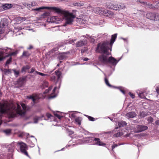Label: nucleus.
<instances>
[{
	"label": "nucleus",
	"instance_id": "obj_1",
	"mask_svg": "<svg viewBox=\"0 0 159 159\" xmlns=\"http://www.w3.org/2000/svg\"><path fill=\"white\" fill-rule=\"evenodd\" d=\"M21 106L24 111L21 109L20 106L17 104L10 105L7 102L0 103V125L2 124L1 119L3 114H6L12 117H17L19 116H24L26 111L29 110L30 107H27L24 103H22Z\"/></svg>",
	"mask_w": 159,
	"mask_h": 159
},
{
	"label": "nucleus",
	"instance_id": "obj_2",
	"mask_svg": "<svg viewBox=\"0 0 159 159\" xmlns=\"http://www.w3.org/2000/svg\"><path fill=\"white\" fill-rule=\"evenodd\" d=\"M44 9H47L55 11L58 13H63L64 19L65 20V25H71L73 22V19L75 17V15L72 13H70L68 11H63L60 9L55 7H42L39 8L33 9V11H40L41 10Z\"/></svg>",
	"mask_w": 159,
	"mask_h": 159
},
{
	"label": "nucleus",
	"instance_id": "obj_3",
	"mask_svg": "<svg viewBox=\"0 0 159 159\" xmlns=\"http://www.w3.org/2000/svg\"><path fill=\"white\" fill-rule=\"evenodd\" d=\"M112 46L108 41L104 42L103 43L98 44L96 48V51L101 53H103L107 55L111 54Z\"/></svg>",
	"mask_w": 159,
	"mask_h": 159
},
{
	"label": "nucleus",
	"instance_id": "obj_4",
	"mask_svg": "<svg viewBox=\"0 0 159 159\" xmlns=\"http://www.w3.org/2000/svg\"><path fill=\"white\" fill-rule=\"evenodd\" d=\"M55 75L57 76V82L55 83L56 86L54 88L53 90L52 93L55 92L56 89H59L61 82V80L60 78V76L61 75V72L59 71H56L55 72ZM52 94L53 93L49 96L48 98L49 99L54 98L56 96V95H53Z\"/></svg>",
	"mask_w": 159,
	"mask_h": 159
},
{
	"label": "nucleus",
	"instance_id": "obj_5",
	"mask_svg": "<svg viewBox=\"0 0 159 159\" xmlns=\"http://www.w3.org/2000/svg\"><path fill=\"white\" fill-rule=\"evenodd\" d=\"M129 129L133 131L135 133H139L146 130L148 129V127L146 125H134L133 124L129 125Z\"/></svg>",
	"mask_w": 159,
	"mask_h": 159
},
{
	"label": "nucleus",
	"instance_id": "obj_6",
	"mask_svg": "<svg viewBox=\"0 0 159 159\" xmlns=\"http://www.w3.org/2000/svg\"><path fill=\"white\" fill-rule=\"evenodd\" d=\"M8 49L11 50V48L7 47H5L3 49L0 48V61H3L6 57H11L13 54V53L10 54L8 53Z\"/></svg>",
	"mask_w": 159,
	"mask_h": 159
},
{
	"label": "nucleus",
	"instance_id": "obj_7",
	"mask_svg": "<svg viewBox=\"0 0 159 159\" xmlns=\"http://www.w3.org/2000/svg\"><path fill=\"white\" fill-rule=\"evenodd\" d=\"M46 116L47 117V119H46L45 117H44L43 116L41 117L38 116H35L34 119V123H38L39 120H43V119L46 120L51 119V121H54V117L51 114L47 113L46 114Z\"/></svg>",
	"mask_w": 159,
	"mask_h": 159
},
{
	"label": "nucleus",
	"instance_id": "obj_8",
	"mask_svg": "<svg viewBox=\"0 0 159 159\" xmlns=\"http://www.w3.org/2000/svg\"><path fill=\"white\" fill-rule=\"evenodd\" d=\"M17 144L19 146L21 152L26 156H28V152L26 151L27 148L26 144L22 142H18Z\"/></svg>",
	"mask_w": 159,
	"mask_h": 159
},
{
	"label": "nucleus",
	"instance_id": "obj_9",
	"mask_svg": "<svg viewBox=\"0 0 159 159\" xmlns=\"http://www.w3.org/2000/svg\"><path fill=\"white\" fill-rule=\"evenodd\" d=\"M62 20L63 18L59 16H53L50 18H48L47 20L48 22L55 23H58L59 22L62 21Z\"/></svg>",
	"mask_w": 159,
	"mask_h": 159
},
{
	"label": "nucleus",
	"instance_id": "obj_10",
	"mask_svg": "<svg viewBox=\"0 0 159 159\" xmlns=\"http://www.w3.org/2000/svg\"><path fill=\"white\" fill-rule=\"evenodd\" d=\"M93 10L94 12L95 13L98 14H104L106 13V11L104 10V9L102 8H100L99 7H95L93 8ZM107 13H110V11H107Z\"/></svg>",
	"mask_w": 159,
	"mask_h": 159
},
{
	"label": "nucleus",
	"instance_id": "obj_11",
	"mask_svg": "<svg viewBox=\"0 0 159 159\" xmlns=\"http://www.w3.org/2000/svg\"><path fill=\"white\" fill-rule=\"evenodd\" d=\"M107 56L105 54L101 55L98 57L99 60L103 63H107L108 58Z\"/></svg>",
	"mask_w": 159,
	"mask_h": 159
},
{
	"label": "nucleus",
	"instance_id": "obj_12",
	"mask_svg": "<svg viewBox=\"0 0 159 159\" xmlns=\"http://www.w3.org/2000/svg\"><path fill=\"white\" fill-rule=\"evenodd\" d=\"M93 141V144L101 146H104L105 144L101 142L99 138H92L91 139Z\"/></svg>",
	"mask_w": 159,
	"mask_h": 159
},
{
	"label": "nucleus",
	"instance_id": "obj_13",
	"mask_svg": "<svg viewBox=\"0 0 159 159\" xmlns=\"http://www.w3.org/2000/svg\"><path fill=\"white\" fill-rule=\"evenodd\" d=\"M118 62V61H117L112 57H110L108 59V63H109L114 65H116Z\"/></svg>",
	"mask_w": 159,
	"mask_h": 159
},
{
	"label": "nucleus",
	"instance_id": "obj_14",
	"mask_svg": "<svg viewBox=\"0 0 159 159\" xmlns=\"http://www.w3.org/2000/svg\"><path fill=\"white\" fill-rule=\"evenodd\" d=\"M156 16V14L154 13L150 12H148L146 15L147 18L151 20H155Z\"/></svg>",
	"mask_w": 159,
	"mask_h": 159
},
{
	"label": "nucleus",
	"instance_id": "obj_15",
	"mask_svg": "<svg viewBox=\"0 0 159 159\" xmlns=\"http://www.w3.org/2000/svg\"><path fill=\"white\" fill-rule=\"evenodd\" d=\"M14 146H15V143H12L10 144L8 146L7 148L8 151L11 152V153L10 154V158H9L11 159V155L12 154V153L14 149ZM13 155H12V156Z\"/></svg>",
	"mask_w": 159,
	"mask_h": 159
},
{
	"label": "nucleus",
	"instance_id": "obj_16",
	"mask_svg": "<svg viewBox=\"0 0 159 159\" xmlns=\"http://www.w3.org/2000/svg\"><path fill=\"white\" fill-rule=\"evenodd\" d=\"M125 116L129 118H133L136 116V114L134 111H131L126 113Z\"/></svg>",
	"mask_w": 159,
	"mask_h": 159
},
{
	"label": "nucleus",
	"instance_id": "obj_17",
	"mask_svg": "<svg viewBox=\"0 0 159 159\" xmlns=\"http://www.w3.org/2000/svg\"><path fill=\"white\" fill-rule=\"evenodd\" d=\"M68 53V52H67L59 54L58 56V58L60 60L64 59L67 57L66 54Z\"/></svg>",
	"mask_w": 159,
	"mask_h": 159
},
{
	"label": "nucleus",
	"instance_id": "obj_18",
	"mask_svg": "<svg viewBox=\"0 0 159 159\" xmlns=\"http://www.w3.org/2000/svg\"><path fill=\"white\" fill-rule=\"evenodd\" d=\"M86 44V40H80L78 41L76 44V46L77 47L82 46Z\"/></svg>",
	"mask_w": 159,
	"mask_h": 159
},
{
	"label": "nucleus",
	"instance_id": "obj_19",
	"mask_svg": "<svg viewBox=\"0 0 159 159\" xmlns=\"http://www.w3.org/2000/svg\"><path fill=\"white\" fill-rule=\"evenodd\" d=\"M7 22L6 19H2L0 22V26L4 28L5 26H7Z\"/></svg>",
	"mask_w": 159,
	"mask_h": 159
},
{
	"label": "nucleus",
	"instance_id": "obj_20",
	"mask_svg": "<svg viewBox=\"0 0 159 159\" xmlns=\"http://www.w3.org/2000/svg\"><path fill=\"white\" fill-rule=\"evenodd\" d=\"M117 34H115L113 35H112L111 37V42L110 43V44L112 46L116 38L117 37Z\"/></svg>",
	"mask_w": 159,
	"mask_h": 159
},
{
	"label": "nucleus",
	"instance_id": "obj_21",
	"mask_svg": "<svg viewBox=\"0 0 159 159\" xmlns=\"http://www.w3.org/2000/svg\"><path fill=\"white\" fill-rule=\"evenodd\" d=\"M113 4L111 2H108L107 3L106 6L107 8L113 9V10H116L117 9L116 7L114 8L113 6Z\"/></svg>",
	"mask_w": 159,
	"mask_h": 159
},
{
	"label": "nucleus",
	"instance_id": "obj_22",
	"mask_svg": "<svg viewBox=\"0 0 159 159\" xmlns=\"http://www.w3.org/2000/svg\"><path fill=\"white\" fill-rule=\"evenodd\" d=\"M25 79L24 78H20L17 81V84L20 86H22L24 84Z\"/></svg>",
	"mask_w": 159,
	"mask_h": 159
},
{
	"label": "nucleus",
	"instance_id": "obj_23",
	"mask_svg": "<svg viewBox=\"0 0 159 159\" xmlns=\"http://www.w3.org/2000/svg\"><path fill=\"white\" fill-rule=\"evenodd\" d=\"M126 123L124 121H121L118 122V125L119 126V128H120L121 127L124 126L125 125H126Z\"/></svg>",
	"mask_w": 159,
	"mask_h": 159
},
{
	"label": "nucleus",
	"instance_id": "obj_24",
	"mask_svg": "<svg viewBox=\"0 0 159 159\" xmlns=\"http://www.w3.org/2000/svg\"><path fill=\"white\" fill-rule=\"evenodd\" d=\"M12 6L11 4H6L4 5H3L2 8L4 10H6L8 9H9Z\"/></svg>",
	"mask_w": 159,
	"mask_h": 159
},
{
	"label": "nucleus",
	"instance_id": "obj_25",
	"mask_svg": "<svg viewBox=\"0 0 159 159\" xmlns=\"http://www.w3.org/2000/svg\"><path fill=\"white\" fill-rule=\"evenodd\" d=\"M27 98L28 99H30L32 100L33 105L36 103V97L33 96V95L28 96L27 97Z\"/></svg>",
	"mask_w": 159,
	"mask_h": 159
},
{
	"label": "nucleus",
	"instance_id": "obj_26",
	"mask_svg": "<svg viewBox=\"0 0 159 159\" xmlns=\"http://www.w3.org/2000/svg\"><path fill=\"white\" fill-rule=\"evenodd\" d=\"M33 142L30 141H28L29 143L30 144V146L31 147H33L34 146V143L36 142L37 139L36 138H34L33 139Z\"/></svg>",
	"mask_w": 159,
	"mask_h": 159
},
{
	"label": "nucleus",
	"instance_id": "obj_27",
	"mask_svg": "<svg viewBox=\"0 0 159 159\" xmlns=\"http://www.w3.org/2000/svg\"><path fill=\"white\" fill-rule=\"evenodd\" d=\"M30 66L29 65H26L23 67L21 70L22 72H25L27 70L30 69Z\"/></svg>",
	"mask_w": 159,
	"mask_h": 159
},
{
	"label": "nucleus",
	"instance_id": "obj_28",
	"mask_svg": "<svg viewBox=\"0 0 159 159\" xmlns=\"http://www.w3.org/2000/svg\"><path fill=\"white\" fill-rule=\"evenodd\" d=\"M73 5L74 6L80 7L83 6L84 3L83 2H74Z\"/></svg>",
	"mask_w": 159,
	"mask_h": 159
},
{
	"label": "nucleus",
	"instance_id": "obj_29",
	"mask_svg": "<svg viewBox=\"0 0 159 159\" xmlns=\"http://www.w3.org/2000/svg\"><path fill=\"white\" fill-rule=\"evenodd\" d=\"M104 75L105 76V82L106 84L109 87H111V85L109 84L108 80L106 76V75L105 74H104Z\"/></svg>",
	"mask_w": 159,
	"mask_h": 159
},
{
	"label": "nucleus",
	"instance_id": "obj_30",
	"mask_svg": "<svg viewBox=\"0 0 159 159\" xmlns=\"http://www.w3.org/2000/svg\"><path fill=\"white\" fill-rule=\"evenodd\" d=\"M75 122L78 123V124L80 125L81 124V118L80 117H78L75 119Z\"/></svg>",
	"mask_w": 159,
	"mask_h": 159
},
{
	"label": "nucleus",
	"instance_id": "obj_31",
	"mask_svg": "<svg viewBox=\"0 0 159 159\" xmlns=\"http://www.w3.org/2000/svg\"><path fill=\"white\" fill-rule=\"evenodd\" d=\"M124 134V133L122 131L120 132H119L117 133L116 134L114 135L116 137H119L122 135H123Z\"/></svg>",
	"mask_w": 159,
	"mask_h": 159
},
{
	"label": "nucleus",
	"instance_id": "obj_32",
	"mask_svg": "<svg viewBox=\"0 0 159 159\" xmlns=\"http://www.w3.org/2000/svg\"><path fill=\"white\" fill-rule=\"evenodd\" d=\"M147 113L144 111H142L141 112L140 114V116L141 118H143L147 116Z\"/></svg>",
	"mask_w": 159,
	"mask_h": 159
},
{
	"label": "nucleus",
	"instance_id": "obj_33",
	"mask_svg": "<svg viewBox=\"0 0 159 159\" xmlns=\"http://www.w3.org/2000/svg\"><path fill=\"white\" fill-rule=\"evenodd\" d=\"M3 132L7 135H9L11 133V130L7 129L3 130Z\"/></svg>",
	"mask_w": 159,
	"mask_h": 159
},
{
	"label": "nucleus",
	"instance_id": "obj_34",
	"mask_svg": "<svg viewBox=\"0 0 159 159\" xmlns=\"http://www.w3.org/2000/svg\"><path fill=\"white\" fill-rule=\"evenodd\" d=\"M139 97L141 98H145L144 93L141 92L138 94Z\"/></svg>",
	"mask_w": 159,
	"mask_h": 159
},
{
	"label": "nucleus",
	"instance_id": "obj_35",
	"mask_svg": "<svg viewBox=\"0 0 159 159\" xmlns=\"http://www.w3.org/2000/svg\"><path fill=\"white\" fill-rule=\"evenodd\" d=\"M30 53L27 51H24L23 52L22 56L26 57H29L30 55Z\"/></svg>",
	"mask_w": 159,
	"mask_h": 159
},
{
	"label": "nucleus",
	"instance_id": "obj_36",
	"mask_svg": "<svg viewBox=\"0 0 159 159\" xmlns=\"http://www.w3.org/2000/svg\"><path fill=\"white\" fill-rule=\"evenodd\" d=\"M147 120L149 123H152L153 122V119L151 116H149Z\"/></svg>",
	"mask_w": 159,
	"mask_h": 159
},
{
	"label": "nucleus",
	"instance_id": "obj_37",
	"mask_svg": "<svg viewBox=\"0 0 159 159\" xmlns=\"http://www.w3.org/2000/svg\"><path fill=\"white\" fill-rule=\"evenodd\" d=\"M23 5L27 7V8H28L29 9L31 8L30 4H28L26 2H24L23 3Z\"/></svg>",
	"mask_w": 159,
	"mask_h": 159
},
{
	"label": "nucleus",
	"instance_id": "obj_38",
	"mask_svg": "<svg viewBox=\"0 0 159 159\" xmlns=\"http://www.w3.org/2000/svg\"><path fill=\"white\" fill-rule=\"evenodd\" d=\"M119 9H124L125 8V6L124 4H121L120 5H118Z\"/></svg>",
	"mask_w": 159,
	"mask_h": 159
},
{
	"label": "nucleus",
	"instance_id": "obj_39",
	"mask_svg": "<svg viewBox=\"0 0 159 159\" xmlns=\"http://www.w3.org/2000/svg\"><path fill=\"white\" fill-rule=\"evenodd\" d=\"M14 73L16 77H17L19 74V72L18 71H16L15 69L12 70Z\"/></svg>",
	"mask_w": 159,
	"mask_h": 159
},
{
	"label": "nucleus",
	"instance_id": "obj_40",
	"mask_svg": "<svg viewBox=\"0 0 159 159\" xmlns=\"http://www.w3.org/2000/svg\"><path fill=\"white\" fill-rule=\"evenodd\" d=\"M54 115L57 117L59 119H60L61 118L63 117V116L59 115V114H57V113H54Z\"/></svg>",
	"mask_w": 159,
	"mask_h": 159
},
{
	"label": "nucleus",
	"instance_id": "obj_41",
	"mask_svg": "<svg viewBox=\"0 0 159 159\" xmlns=\"http://www.w3.org/2000/svg\"><path fill=\"white\" fill-rule=\"evenodd\" d=\"M35 72H36V73L37 74H39L42 76H47V74H44L43 73H41V72H38L37 71H36Z\"/></svg>",
	"mask_w": 159,
	"mask_h": 159
},
{
	"label": "nucleus",
	"instance_id": "obj_42",
	"mask_svg": "<svg viewBox=\"0 0 159 159\" xmlns=\"http://www.w3.org/2000/svg\"><path fill=\"white\" fill-rule=\"evenodd\" d=\"M11 57H10V58H9L7 60V61L6 62V64L5 65V66H6L7 65H8V64H9L10 63V62L11 61Z\"/></svg>",
	"mask_w": 159,
	"mask_h": 159
},
{
	"label": "nucleus",
	"instance_id": "obj_43",
	"mask_svg": "<svg viewBox=\"0 0 159 159\" xmlns=\"http://www.w3.org/2000/svg\"><path fill=\"white\" fill-rule=\"evenodd\" d=\"M85 116H88V118L89 120L92 121H94V118L93 117H92L90 116H89L87 115H85Z\"/></svg>",
	"mask_w": 159,
	"mask_h": 159
},
{
	"label": "nucleus",
	"instance_id": "obj_44",
	"mask_svg": "<svg viewBox=\"0 0 159 159\" xmlns=\"http://www.w3.org/2000/svg\"><path fill=\"white\" fill-rule=\"evenodd\" d=\"M19 20L20 21H25L26 20V18L24 17H19L18 18Z\"/></svg>",
	"mask_w": 159,
	"mask_h": 159
},
{
	"label": "nucleus",
	"instance_id": "obj_45",
	"mask_svg": "<svg viewBox=\"0 0 159 159\" xmlns=\"http://www.w3.org/2000/svg\"><path fill=\"white\" fill-rule=\"evenodd\" d=\"M30 4L31 7L35 6L36 5L37 3L35 2H32Z\"/></svg>",
	"mask_w": 159,
	"mask_h": 159
},
{
	"label": "nucleus",
	"instance_id": "obj_46",
	"mask_svg": "<svg viewBox=\"0 0 159 159\" xmlns=\"http://www.w3.org/2000/svg\"><path fill=\"white\" fill-rule=\"evenodd\" d=\"M20 134H21L22 136H26L27 138H28V136L29 135V133H25L24 132H22Z\"/></svg>",
	"mask_w": 159,
	"mask_h": 159
},
{
	"label": "nucleus",
	"instance_id": "obj_47",
	"mask_svg": "<svg viewBox=\"0 0 159 159\" xmlns=\"http://www.w3.org/2000/svg\"><path fill=\"white\" fill-rule=\"evenodd\" d=\"M4 72L5 74H9L11 72L10 70H7V69H5Z\"/></svg>",
	"mask_w": 159,
	"mask_h": 159
},
{
	"label": "nucleus",
	"instance_id": "obj_48",
	"mask_svg": "<svg viewBox=\"0 0 159 159\" xmlns=\"http://www.w3.org/2000/svg\"><path fill=\"white\" fill-rule=\"evenodd\" d=\"M67 130L69 133V134H74V132L69 129H67Z\"/></svg>",
	"mask_w": 159,
	"mask_h": 159
},
{
	"label": "nucleus",
	"instance_id": "obj_49",
	"mask_svg": "<svg viewBox=\"0 0 159 159\" xmlns=\"http://www.w3.org/2000/svg\"><path fill=\"white\" fill-rule=\"evenodd\" d=\"M76 40V39H72L69 40L68 42L69 43L71 44H73L74 43V41Z\"/></svg>",
	"mask_w": 159,
	"mask_h": 159
},
{
	"label": "nucleus",
	"instance_id": "obj_50",
	"mask_svg": "<svg viewBox=\"0 0 159 159\" xmlns=\"http://www.w3.org/2000/svg\"><path fill=\"white\" fill-rule=\"evenodd\" d=\"M35 69L34 68H32L31 69V71L30 72H29V73H33L35 71Z\"/></svg>",
	"mask_w": 159,
	"mask_h": 159
},
{
	"label": "nucleus",
	"instance_id": "obj_51",
	"mask_svg": "<svg viewBox=\"0 0 159 159\" xmlns=\"http://www.w3.org/2000/svg\"><path fill=\"white\" fill-rule=\"evenodd\" d=\"M155 20H159V14H156Z\"/></svg>",
	"mask_w": 159,
	"mask_h": 159
},
{
	"label": "nucleus",
	"instance_id": "obj_52",
	"mask_svg": "<svg viewBox=\"0 0 159 159\" xmlns=\"http://www.w3.org/2000/svg\"><path fill=\"white\" fill-rule=\"evenodd\" d=\"M118 146V145L117 144H114L112 146V150H113L114 148H115L117 147Z\"/></svg>",
	"mask_w": 159,
	"mask_h": 159
},
{
	"label": "nucleus",
	"instance_id": "obj_53",
	"mask_svg": "<svg viewBox=\"0 0 159 159\" xmlns=\"http://www.w3.org/2000/svg\"><path fill=\"white\" fill-rule=\"evenodd\" d=\"M129 94L130 97L132 98H134V95L133 94L131 93H129Z\"/></svg>",
	"mask_w": 159,
	"mask_h": 159
},
{
	"label": "nucleus",
	"instance_id": "obj_54",
	"mask_svg": "<svg viewBox=\"0 0 159 159\" xmlns=\"http://www.w3.org/2000/svg\"><path fill=\"white\" fill-rule=\"evenodd\" d=\"M118 5H114V4H113V7L114 8H115V7H116L117 8V9L116 10H117L118 9Z\"/></svg>",
	"mask_w": 159,
	"mask_h": 159
},
{
	"label": "nucleus",
	"instance_id": "obj_55",
	"mask_svg": "<svg viewBox=\"0 0 159 159\" xmlns=\"http://www.w3.org/2000/svg\"><path fill=\"white\" fill-rule=\"evenodd\" d=\"M51 79L52 80H54L56 79V77L54 75L52 76Z\"/></svg>",
	"mask_w": 159,
	"mask_h": 159
},
{
	"label": "nucleus",
	"instance_id": "obj_56",
	"mask_svg": "<svg viewBox=\"0 0 159 159\" xmlns=\"http://www.w3.org/2000/svg\"><path fill=\"white\" fill-rule=\"evenodd\" d=\"M156 91L157 93L159 94V86L156 88Z\"/></svg>",
	"mask_w": 159,
	"mask_h": 159
},
{
	"label": "nucleus",
	"instance_id": "obj_57",
	"mask_svg": "<svg viewBox=\"0 0 159 159\" xmlns=\"http://www.w3.org/2000/svg\"><path fill=\"white\" fill-rule=\"evenodd\" d=\"M155 123L157 125H159V120L156 121Z\"/></svg>",
	"mask_w": 159,
	"mask_h": 159
},
{
	"label": "nucleus",
	"instance_id": "obj_58",
	"mask_svg": "<svg viewBox=\"0 0 159 159\" xmlns=\"http://www.w3.org/2000/svg\"><path fill=\"white\" fill-rule=\"evenodd\" d=\"M49 90L48 89H46L45 91L44 92V93H48L49 92Z\"/></svg>",
	"mask_w": 159,
	"mask_h": 159
},
{
	"label": "nucleus",
	"instance_id": "obj_59",
	"mask_svg": "<svg viewBox=\"0 0 159 159\" xmlns=\"http://www.w3.org/2000/svg\"><path fill=\"white\" fill-rule=\"evenodd\" d=\"M49 90L48 89H46L45 91L44 92V93H48L49 92Z\"/></svg>",
	"mask_w": 159,
	"mask_h": 159
},
{
	"label": "nucleus",
	"instance_id": "obj_60",
	"mask_svg": "<svg viewBox=\"0 0 159 159\" xmlns=\"http://www.w3.org/2000/svg\"><path fill=\"white\" fill-rule=\"evenodd\" d=\"M52 86H51L49 87V88L48 89L49 91H50L52 89Z\"/></svg>",
	"mask_w": 159,
	"mask_h": 159
},
{
	"label": "nucleus",
	"instance_id": "obj_61",
	"mask_svg": "<svg viewBox=\"0 0 159 159\" xmlns=\"http://www.w3.org/2000/svg\"><path fill=\"white\" fill-rule=\"evenodd\" d=\"M33 48V47L32 46V45H30V46L29 47V48H28V49H31L32 48Z\"/></svg>",
	"mask_w": 159,
	"mask_h": 159
},
{
	"label": "nucleus",
	"instance_id": "obj_62",
	"mask_svg": "<svg viewBox=\"0 0 159 159\" xmlns=\"http://www.w3.org/2000/svg\"><path fill=\"white\" fill-rule=\"evenodd\" d=\"M120 91L123 94H125V91L123 90H122V89H120Z\"/></svg>",
	"mask_w": 159,
	"mask_h": 159
},
{
	"label": "nucleus",
	"instance_id": "obj_63",
	"mask_svg": "<svg viewBox=\"0 0 159 159\" xmlns=\"http://www.w3.org/2000/svg\"><path fill=\"white\" fill-rule=\"evenodd\" d=\"M88 60H89V59L88 58H85L83 59V60L84 61H88Z\"/></svg>",
	"mask_w": 159,
	"mask_h": 159
},
{
	"label": "nucleus",
	"instance_id": "obj_64",
	"mask_svg": "<svg viewBox=\"0 0 159 159\" xmlns=\"http://www.w3.org/2000/svg\"><path fill=\"white\" fill-rule=\"evenodd\" d=\"M71 116L72 117H73V118H74L75 117V114H72L71 115Z\"/></svg>",
	"mask_w": 159,
	"mask_h": 159
}]
</instances>
